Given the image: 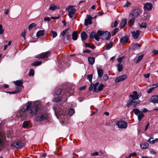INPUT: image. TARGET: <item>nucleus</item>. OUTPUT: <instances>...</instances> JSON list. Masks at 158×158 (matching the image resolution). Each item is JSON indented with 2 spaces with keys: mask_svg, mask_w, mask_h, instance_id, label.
Here are the masks:
<instances>
[{
  "mask_svg": "<svg viewBox=\"0 0 158 158\" xmlns=\"http://www.w3.org/2000/svg\"><path fill=\"white\" fill-rule=\"evenodd\" d=\"M139 24L141 28H146L147 27V24L145 23H142L140 25L139 23Z\"/></svg>",
  "mask_w": 158,
  "mask_h": 158,
  "instance_id": "obj_42",
  "label": "nucleus"
},
{
  "mask_svg": "<svg viewBox=\"0 0 158 158\" xmlns=\"http://www.w3.org/2000/svg\"><path fill=\"white\" fill-rule=\"evenodd\" d=\"M81 40L82 41L86 40L88 36L87 34L85 31H83L81 34Z\"/></svg>",
  "mask_w": 158,
  "mask_h": 158,
  "instance_id": "obj_26",
  "label": "nucleus"
},
{
  "mask_svg": "<svg viewBox=\"0 0 158 158\" xmlns=\"http://www.w3.org/2000/svg\"><path fill=\"white\" fill-rule=\"evenodd\" d=\"M140 102V101L138 99H132L131 101L129 102L128 104L127 105V107H129L130 106H133L134 107H135L136 105L139 104Z\"/></svg>",
  "mask_w": 158,
  "mask_h": 158,
  "instance_id": "obj_6",
  "label": "nucleus"
},
{
  "mask_svg": "<svg viewBox=\"0 0 158 158\" xmlns=\"http://www.w3.org/2000/svg\"><path fill=\"white\" fill-rule=\"evenodd\" d=\"M44 21H50L51 19L49 17H45V18H44Z\"/></svg>",
  "mask_w": 158,
  "mask_h": 158,
  "instance_id": "obj_59",
  "label": "nucleus"
},
{
  "mask_svg": "<svg viewBox=\"0 0 158 158\" xmlns=\"http://www.w3.org/2000/svg\"><path fill=\"white\" fill-rule=\"evenodd\" d=\"M152 53L155 55L158 54V50H156L155 49H153L152 51Z\"/></svg>",
  "mask_w": 158,
  "mask_h": 158,
  "instance_id": "obj_56",
  "label": "nucleus"
},
{
  "mask_svg": "<svg viewBox=\"0 0 158 158\" xmlns=\"http://www.w3.org/2000/svg\"><path fill=\"white\" fill-rule=\"evenodd\" d=\"M155 89V87H154L153 86H152V87L150 88L147 91V92L148 94H150L151 93L152 90Z\"/></svg>",
  "mask_w": 158,
  "mask_h": 158,
  "instance_id": "obj_53",
  "label": "nucleus"
},
{
  "mask_svg": "<svg viewBox=\"0 0 158 158\" xmlns=\"http://www.w3.org/2000/svg\"><path fill=\"white\" fill-rule=\"evenodd\" d=\"M23 143L21 141H18L13 143L11 145V146H14L17 148H20L24 146Z\"/></svg>",
  "mask_w": 158,
  "mask_h": 158,
  "instance_id": "obj_10",
  "label": "nucleus"
},
{
  "mask_svg": "<svg viewBox=\"0 0 158 158\" xmlns=\"http://www.w3.org/2000/svg\"><path fill=\"white\" fill-rule=\"evenodd\" d=\"M144 116V115L141 112L139 113L138 115V119L139 121L141 120L142 118Z\"/></svg>",
  "mask_w": 158,
  "mask_h": 158,
  "instance_id": "obj_41",
  "label": "nucleus"
},
{
  "mask_svg": "<svg viewBox=\"0 0 158 158\" xmlns=\"http://www.w3.org/2000/svg\"><path fill=\"white\" fill-rule=\"evenodd\" d=\"M131 33L133 37L135 39H136L139 36V30H137L136 31H132L131 32Z\"/></svg>",
  "mask_w": 158,
  "mask_h": 158,
  "instance_id": "obj_20",
  "label": "nucleus"
},
{
  "mask_svg": "<svg viewBox=\"0 0 158 158\" xmlns=\"http://www.w3.org/2000/svg\"><path fill=\"white\" fill-rule=\"evenodd\" d=\"M148 111V110L145 108L142 109L141 110V112L142 113V112H146Z\"/></svg>",
  "mask_w": 158,
  "mask_h": 158,
  "instance_id": "obj_58",
  "label": "nucleus"
},
{
  "mask_svg": "<svg viewBox=\"0 0 158 158\" xmlns=\"http://www.w3.org/2000/svg\"><path fill=\"white\" fill-rule=\"evenodd\" d=\"M34 74V71L33 69H30V72L29 73V76H33Z\"/></svg>",
  "mask_w": 158,
  "mask_h": 158,
  "instance_id": "obj_45",
  "label": "nucleus"
},
{
  "mask_svg": "<svg viewBox=\"0 0 158 158\" xmlns=\"http://www.w3.org/2000/svg\"><path fill=\"white\" fill-rule=\"evenodd\" d=\"M59 107H56L55 108L54 107L53 109L55 111L56 110L59 114V116H58V118L59 119H61V121L63 123H64L67 120V116L64 115V114L62 113L63 111L61 110V108L60 107V108H59Z\"/></svg>",
  "mask_w": 158,
  "mask_h": 158,
  "instance_id": "obj_3",
  "label": "nucleus"
},
{
  "mask_svg": "<svg viewBox=\"0 0 158 158\" xmlns=\"http://www.w3.org/2000/svg\"><path fill=\"white\" fill-rule=\"evenodd\" d=\"M74 92L73 89H72L69 90V91L67 93H66L65 96L59 97L54 98L53 99V101L56 102H58L60 104H62L63 103L65 102L67 100V97L72 95Z\"/></svg>",
  "mask_w": 158,
  "mask_h": 158,
  "instance_id": "obj_2",
  "label": "nucleus"
},
{
  "mask_svg": "<svg viewBox=\"0 0 158 158\" xmlns=\"http://www.w3.org/2000/svg\"><path fill=\"white\" fill-rule=\"evenodd\" d=\"M45 33V31L44 30H40L38 31L36 33V36L40 37L43 35Z\"/></svg>",
  "mask_w": 158,
  "mask_h": 158,
  "instance_id": "obj_31",
  "label": "nucleus"
},
{
  "mask_svg": "<svg viewBox=\"0 0 158 158\" xmlns=\"http://www.w3.org/2000/svg\"><path fill=\"white\" fill-rule=\"evenodd\" d=\"M109 77L107 74H104L102 77V79H101V81H106L108 79Z\"/></svg>",
  "mask_w": 158,
  "mask_h": 158,
  "instance_id": "obj_40",
  "label": "nucleus"
},
{
  "mask_svg": "<svg viewBox=\"0 0 158 158\" xmlns=\"http://www.w3.org/2000/svg\"><path fill=\"white\" fill-rule=\"evenodd\" d=\"M148 144L147 143H143L140 144L141 148L143 149L147 148L148 147Z\"/></svg>",
  "mask_w": 158,
  "mask_h": 158,
  "instance_id": "obj_30",
  "label": "nucleus"
},
{
  "mask_svg": "<svg viewBox=\"0 0 158 158\" xmlns=\"http://www.w3.org/2000/svg\"><path fill=\"white\" fill-rule=\"evenodd\" d=\"M50 54V52L49 51H47L46 52L42 53L41 54L36 56H35V57L36 58L38 59L44 58L49 56Z\"/></svg>",
  "mask_w": 158,
  "mask_h": 158,
  "instance_id": "obj_8",
  "label": "nucleus"
},
{
  "mask_svg": "<svg viewBox=\"0 0 158 158\" xmlns=\"http://www.w3.org/2000/svg\"><path fill=\"white\" fill-rule=\"evenodd\" d=\"M99 83L97 82L94 84H92L94 87L93 92H96L97 91V87L99 85Z\"/></svg>",
  "mask_w": 158,
  "mask_h": 158,
  "instance_id": "obj_36",
  "label": "nucleus"
},
{
  "mask_svg": "<svg viewBox=\"0 0 158 158\" xmlns=\"http://www.w3.org/2000/svg\"><path fill=\"white\" fill-rule=\"evenodd\" d=\"M72 89H74L73 87L71 89L69 88V87L68 89H64L61 90V89L59 88H57L55 89V92L56 95H59L60 94L62 95L63 96H65L66 93H67L69 91V90Z\"/></svg>",
  "mask_w": 158,
  "mask_h": 158,
  "instance_id": "obj_4",
  "label": "nucleus"
},
{
  "mask_svg": "<svg viewBox=\"0 0 158 158\" xmlns=\"http://www.w3.org/2000/svg\"><path fill=\"white\" fill-rule=\"evenodd\" d=\"M72 6H69L66 9L69 11L68 15L70 18H72L76 11L75 9L73 8Z\"/></svg>",
  "mask_w": 158,
  "mask_h": 158,
  "instance_id": "obj_7",
  "label": "nucleus"
},
{
  "mask_svg": "<svg viewBox=\"0 0 158 158\" xmlns=\"http://www.w3.org/2000/svg\"><path fill=\"white\" fill-rule=\"evenodd\" d=\"M131 47L133 50H139L140 49V45L137 43H133L131 44Z\"/></svg>",
  "mask_w": 158,
  "mask_h": 158,
  "instance_id": "obj_18",
  "label": "nucleus"
},
{
  "mask_svg": "<svg viewBox=\"0 0 158 158\" xmlns=\"http://www.w3.org/2000/svg\"><path fill=\"white\" fill-rule=\"evenodd\" d=\"M36 26V24L34 23H32L28 27L29 31H30L32 28L35 27Z\"/></svg>",
  "mask_w": 158,
  "mask_h": 158,
  "instance_id": "obj_43",
  "label": "nucleus"
},
{
  "mask_svg": "<svg viewBox=\"0 0 158 158\" xmlns=\"http://www.w3.org/2000/svg\"><path fill=\"white\" fill-rule=\"evenodd\" d=\"M111 36L110 33L107 32H105L103 37L102 38L103 40H109Z\"/></svg>",
  "mask_w": 158,
  "mask_h": 158,
  "instance_id": "obj_17",
  "label": "nucleus"
},
{
  "mask_svg": "<svg viewBox=\"0 0 158 158\" xmlns=\"http://www.w3.org/2000/svg\"><path fill=\"white\" fill-rule=\"evenodd\" d=\"M144 19L145 20H148L151 16V15L148 13H145L144 14Z\"/></svg>",
  "mask_w": 158,
  "mask_h": 158,
  "instance_id": "obj_32",
  "label": "nucleus"
},
{
  "mask_svg": "<svg viewBox=\"0 0 158 158\" xmlns=\"http://www.w3.org/2000/svg\"><path fill=\"white\" fill-rule=\"evenodd\" d=\"M130 4V3L128 1H127L125 4V6L128 7L129 6V5Z\"/></svg>",
  "mask_w": 158,
  "mask_h": 158,
  "instance_id": "obj_64",
  "label": "nucleus"
},
{
  "mask_svg": "<svg viewBox=\"0 0 158 158\" xmlns=\"http://www.w3.org/2000/svg\"><path fill=\"white\" fill-rule=\"evenodd\" d=\"M75 113L74 110L72 108L69 110V113L70 115H72Z\"/></svg>",
  "mask_w": 158,
  "mask_h": 158,
  "instance_id": "obj_47",
  "label": "nucleus"
},
{
  "mask_svg": "<svg viewBox=\"0 0 158 158\" xmlns=\"http://www.w3.org/2000/svg\"><path fill=\"white\" fill-rule=\"evenodd\" d=\"M143 55L139 56L138 57L137 60L135 61L136 64L138 63L143 58Z\"/></svg>",
  "mask_w": 158,
  "mask_h": 158,
  "instance_id": "obj_44",
  "label": "nucleus"
},
{
  "mask_svg": "<svg viewBox=\"0 0 158 158\" xmlns=\"http://www.w3.org/2000/svg\"><path fill=\"white\" fill-rule=\"evenodd\" d=\"M16 90L15 91H12V92H7V93L10 94H14L18 93L20 92L22 90L21 88V87H17L16 88Z\"/></svg>",
  "mask_w": 158,
  "mask_h": 158,
  "instance_id": "obj_21",
  "label": "nucleus"
},
{
  "mask_svg": "<svg viewBox=\"0 0 158 158\" xmlns=\"http://www.w3.org/2000/svg\"><path fill=\"white\" fill-rule=\"evenodd\" d=\"M116 124L120 129H125L127 127V123L123 120L117 121L116 122Z\"/></svg>",
  "mask_w": 158,
  "mask_h": 158,
  "instance_id": "obj_5",
  "label": "nucleus"
},
{
  "mask_svg": "<svg viewBox=\"0 0 158 158\" xmlns=\"http://www.w3.org/2000/svg\"><path fill=\"white\" fill-rule=\"evenodd\" d=\"M141 95V94L138 95V93L136 91H134L132 92V94L130 95V97L132 98V99H138L140 98Z\"/></svg>",
  "mask_w": 158,
  "mask_h": 158,
  "instance_id": "obj_13",
  "label": "nucleus"
},
{
  "mask_svg": "<svg viewBox=\"0 0 158 158\" xmlns=\"http://www.w3.org/2000/svg\"><path fill=\"white\" fill-rule=\"evenodd\" d=\"M98 77H99L101 78L102 77L103 74V71L102 69H99L98 67H97Z\"/></svg>",
  "mask_w": 158,
  "mask_h": 158,
  "instance_id": "obj_22",
  "label": "nucleus"
},
{
  "mask_svg": "<svg viewBox=\"0 0 158 158\" xmlns=\"http://www.w3.org/2000/svg\"><path fill=\"white\" fill-rule=\"evenodd\" d=\"M69 28H68L67 29L63 30L62 32L61 33V35L62 36H64L66 32H67V31L68 30Z\"/></svg>",
  "mask_w": 158,
  "mask_h": 158,
  "instance_id": "obj_54",
  "label": "nucleus"
},
{
  "mask_svg": "<svg viewBox=\"0 0 158 158\" xmlns=\"http://www.w3.org/2000/svg\"><path fill=\"white\" fill-rule=\"evenodd\" d=\"M113 46V43L112 42H110L109 44L107 45L106 50H108L111 48Z\"/></svg>",
  "mask_w": 158,
  "mask_h": 158,
  "instance_id": "obj_38",
  "label": "nucleus"
},
{
  "mask_svg": "<svg viewBox=\"0 0 158 158\" xmlns=\"http://www.w3.org/2000/svg\"><path fill=\"white\" fill-rule=\"evenodd\" d=\"M48 118V115L47 114L41 115L37 117L36 118V121H41L44 120Z\"/></svg>",
  "mask_w": 158,
  "mask_h": 158,
  "instance_id": "obj_15",
  "label": "nucleus"
},
{
  "mask_svg": "<svg viewBox=\"0 0 158 158\" xmlns=\"http://www.w3.org/2000/svg\"><path fill=\"white\" fill-rule=\"evenodd\" d=\"M87 77L89 81H90L92 80L93 76L91 74L87 76Z\"/></svg>",
  "mask_w": 158,
  "mask_h": 158,
  "instance_id": "obj_55",
  "label": "nucleus"
},
{
  "mask_svg": "<svg viewBox=\"0 0 158 158\" xmlns=\"http://www.w3.org/2000/svg\"><path fill=\"white\" fill-rule=\"evenodd\" d=\"M39 106L36 104L32 105L31 102L26 103L22 109L21 112L19 115L22 118L25 117L24 113L28 110V114L30 117H31L36 115L39 111Z\"/></svg>",
  "mask_w": 158,
  "mask_h": 158,
  "instance_id": "obj_1",
  "label": "nucleus"
},
{
  "mask_svg": "<svg viewBox=\"0 0 158 158\" xmlns=\"http://www.w3.org/2000/svg\"><path fill=\"white\" fill-rule=\"evenodd\" d=\"M128 37L126 36H124L120 40V42L121 43H124L127 42L128 40Z\"/></svg>",
  "mask_w": 158,
  "mask_h": 158,
  "instance_id": "obj_27",
  "label": "nucleus"
},
{
  "mask_svg": "<svg viewBox=\"0 0 158 158\" xmlns=\"http://www.w3.org/2000/svg\"><path fill=\"white\" fill-rule=\"evenodd\" d=\"M118 22L117 21H115L114 22V24L113 26V27H115L117 25Z\"/></svg>",
  "mask_w": 158,
  "mask_h": 158,
  "instance_id": "obj_60",
  "label": "nucleus"
},
{
  "mask_svg": "<svg viewBox=\"0 0 158 158\" xmlns=\"http://www.w3.org/2000/svg\"><path fill=\"white\" fill-rule=\"evenodd\" d=\"M26 34V32L24 31V32L22 33L21 34V36L22 37H24V39H25V35Z\"/></svg>",
  "mask_w": 158,
  "mask_h": 158,
  "instance_id": "obj_61",
  "label": "nucleus"
},
{
  "mask_svg": "<svg viewBox=\"0 0 158 158\" xmlns=\"http://www.w3.org/2000/svg\"><path fill=\"white\" fill-rule=\"evenodd\" d=\"M139 13L140 11L139 10L134 9L131 11L130 15L135 19L139 16Z\"/></svg>",
  "mask_w": 158,
  "mask_h": 158,
  "instance_id": "obj_11",
  "label": "nucleus"
},
{
  "mask_svg": "<svg viewBox=\"0 0 158 158\" xmlns=\"http://www.w3.org/2000/svg\"><path fill=\"white\" fill-rule=\"evenodd\" d=\"M94 38L97 41H99V40L100 38L98 36V35H97V34H96L95 32L94 31H92L90 34L89 39H92Z\"/></svg>",
  "mask_w": 158,
  "mask_h": 158,
  "instance_id": "obj_16",
  "label": "nucleus"
},
{
  "mask_svg": "<svg viewBox=\"0 0 158 158\" xmlns=\"http://www.w3.org/2000/svg\"><path fill=\"white\" fill-rule=\"evenodd\" d=\"M65 38L67 40V42H66V43H67L69 41V40L70 38V35L69 34H67L66 35Z\"/></svg>",
  "mask_w": 158,
  "mask_h": 158,
  "instance_id": "obj_52",
  "label": "nucleus"
},
{
  "mask_svg": "<svg viewBox=\"0 0 158 158\" xmlns=\"http://www.w3.org/2000/svg\"><path fill=\"white\" fill-rule=\"evenodd\" d=\"M78 32L77 31H74L72 34V39L74 40H76L77 39Z\"/></svg>",
  "mask_w": 158,
  "mask_h": 158,
  "instance_id": "obj_29",
  "label": "nucleus"
},
{
  "mask_svg": "<svg viewBox=\"0 0 158 158\" xmlns=\"http://www.w3.org/2000/svg\"><path fill=\"white\" fill-rule=\"evenodd\" d=\"M104 33L105 32L99 30L97 31V35L98 37L99 36L103 37Z\"/></svg>",
  "mask_w": 158,
  "mask_h": 158,
  "instance_id": "obj_35",
  "label": "nucleus"
},
{
  "mask_svg": "<svg viewBox=\"0 0 158 158\" xmlns=\"http://www.w3.org/2000/svg\"><path fill=\"white\" fill-rule=\"evenodd\" d=\"M56 9V6L55 5L53 4H52L50 5V7L49 8V9L50 10H55Z\"/></svg>",
  "mask_w": 158,
  "mask_h": 158,
  "instance_id": "obj_37",
  "label": "nucleus"
},
{
  "mask_svg": "<svg viewBox=\"0 0 158 158\" xmlns=\"http://www.w3.org/2000/svg\"><path fill=\"white\" fill-rule=\"evenodd\" d=\"M133 111L136 115L140 113V110L137 108L134 109L133 110Z\"/></svg>",
  "mask_w": 158,
  "mask_h": 158,
  "instance_id": "obj_46",
  "label": "nucleus"
},
{
  "mask_svg": "<svg viewBox=\"0 0 158 158\" xmlns=\"http://www.w3.org/2000/svg\"><path fill=\"white\" fill-rule=\"evenodd\" d=\"M28 123L27 122H24L23 125V127L24 128L27 127L28 126Z\"/></svg>",
  "mask_w": 158,
  "mask_h": 158,
  "instance_id": "obj_50",
  "label": "nucleus"
},
{
  "mask_svg": "<svg viewBox=\"0 0 158 158\" xmlns=\"http://www.w3.org/2000/svg\"><path fill=\"white\" fill-rule=\"evenodd\" d=\"M41 63H42L41 61H36V62H34V63H33L32 64V65L33 66H37L40 65L41 64Z\"/></svg>",
  "mask_w": 158,
  "mask_h": 158,
  "instance_id": "obj_39",
  "label": "nucleus"
},
{
  "mask_svg": "<svg viewBox=\"0 0 158 158\" xmlns=\"http://www.w3.org/2000/svg\"><path fill=\"white\" fill-rule=\"evenodd\" d=\"M135 19L134 18L132 17L131 19H129L128 22V24L130 26H132L134 24Z\"/></svg>",
  "mask_w": 158,
  "mask_h": 158,
  "instance_id": "obj_28",
  "label": "nucleus"
},
{
  "mask_svg": "<svg viewBox=\"0 0 158 158\" xmlns=\"http://www.w3.org/2000/svg\"><path fill=\"white\" fill-rule=\"evenodd\" d=\"M151 100L153 103H158V95H154L152 96Z\"/></svg>",
  "mask_w": 158,
  "mask_h": 158,
  "instance_id": "obj_23",
  "label": "nucleus"
},
{
  "mask_svg": "<svg viewBox=\"0 0 158 158\" xmlns=\"http://www.w3.org/2000/svg\"><path fill=\"white\" fill-rule=\"evenodd\" d=\"M127 78V75L126 74L123 75L119 77L116 78L115 82V83H118L119 82L123 81L125 80Z\"/></svg>",
  "mask_w": 158,
  "mask_h": 158,
  "instance_id": "obj_14",
  "label": "nucleus"
},
{
  "mask_svg": "<svg viewBox=\"0 0 158 158\" xmlns=\"http://www.w3.org/2000/svg\"><path fill=\"white\" fill-rule=\"evenodd\" d=\"M51 33L52 34L51 35L53 38L56 37L57 35V32L54 31H52L51 32Z\"/></svg>",
  "mask_w": 158,
  "mask_h": 158,
  "instance_id": "obj_48",
  "label": "nucleus"
},
{
  "mask_svg": "<svg viewBox=\"0 0 158 158\" xmlns=\"http://www.w3.org/2000/svg\"><path fill=\"white\" fill-rule=\"evenodd\" d=\"M92 23V20L88 19H87L85 20L84 24L85 26H87L89 24H91Z\"/></svg>",
  "mask_w": 158,
  "mask_h": 158,
  "instance_id": "obj_33",
  "label": "nucleus"
},
{
  "mask_svg": "<svg viewBox=\"0 0 158 158\" xmlns=\"http://www.w3.org/2000/svg\"><path fill=\"white\" fill-rule=\"evenodd\" d=\"M152 4L150 3L147 2L144 4L143 9L144 10L150 11L152 9Z\"/></svg>",
  "mask_w": 158,
  "mask_h": 158,
  "instance_id": "obj_12",
  "label": "nucleus"
},
{
  "mask_svg": "<svg viewBox=\"0 0 158 158\" xmlns=\"http://www.w3.org/2000/svg\"><path fill=\"white\" fill-rule=\"evenodd\" d=\"M6 140V137L3 133H0V147H3L4 144Z\"/></svg>",
  "mask_w": 158,
  "mask_h": 158,
  "instance_id": "obj_9",
  "label": "nucleus"
},
{
  "mask_svg": "<svg viewBox=\"0 0 158 158\" xmlns=\"http://www.w3.org/2000/svg\"><path fill=\"white\" fill-rule=\"evenodd\" d=\"M88 61L89 64L93 65L95 62V58L92 57H88Z\"/></svg>",
  "mask_w": 158,
  "mask_h": 158,
  "instance_id": "obj_25",
  "label": "nucleus"
},
{
  "mask_svg": "<svg viewBox=\"0 0 158 158\" xmlns=\"http://www.w3.org/2000/svg\"><path fill=\"white\" fill-rule=\"evenodd\" d=\"M136 156V154L135 152H133L131 153L129 155V157L131 158L132 156Z\"/></svg>",
  "mask_w": 158,
  "mask_h": 158,
  "instance_id": "obj_57",
  "label": "nucleus"
},
{
  "mask_svg": "<svg viewBox=\"0 0 158 158\" xmlns=\"http://www.w3.org/2000/svg\"><path fill=\"white\" fill-rule=\"evenodd\" d=\"M92 155L94 156H98V153L97 152H94L92 154Z\"/></svg>",
  "mask_w": 158,
  "mask_h": 158,
  "instance_id": "obj_63",
  "label": "nucleus"
},
{
  "mask_svg": "<svg viewBox=\"0 0 158 158\" xmlns=\"http://www.w3.org/2000/svg\"><path fill=\"white\" fill-rule=\"evenodd\" d=\"M127 23V21L126 19H123L121 20L120 24L119 27L120 28L123 27Z\"/></svg>",
  "mask_w": 158,
  "mask_h": 158,
  "instance_id": "obj_19",
  "label": "nucleus"
},
{
  "mask_svg": "<svg viewBox=\"0 0 158 158\" xmlns=\"http://www.w3.org/2000/svg\"><path fill=\"white\" fill-rule=\"evenodd\" d=\"M118 30V29L117 28H115L114 29V35H115L116 34Z\"/></svg>",
  "mask_w": 158,
  "mask_h": 158,
  "instance_id": "obj_62",
  "label": "nucleus"
},
{
  "mask_svg": "<svg viewBox=\"0 0 158 158\" xmlns=\"http://www.w3.org/2000/svg\"><path fill=\"white\" fill-rule=\"evenodd\" d=\"M104 86V85L103 84H100L99 86L98 87V90L99 91H101L102 90Z\"/></svg>",
  "mask_w": 158,
  "mask_h": 158,
  "instance_id": "obj_49",
  "label": "nucleus"
},
{
  "mask_svg": "<svg viewBox=\"0 0 158 158\" xmlns=\"http://www.w3.org/2000/svg\"><path fill=\"white\" fill-rule=\"evenodd\" d=\"M117 68L119 72L122 71L123 69V66L122 65L119 64L117 65Z\"/></svg>",
  "mask_w": 158,
  "mask_h": 158,
  "instance_id": "obj_34",
  "label": "nucleus"
},
{
  "mask_svg": "<svg viewBox=\"0 0 158 158\" xmlns=\"http://www.w3.org/2000/svg\"><path fill=\"white\" fill-rule=\"evenodd\" d=\"M124 58V56H123L122 57H119L118 58L117 60L118 62L120 64L121 63L122 60Z\"/></svg>",
  "mask_w": 158,
  "mask_h": 158,
  "instance_id": "obj_51",
  "label": "nucleus"
},
{
  "mask_svg": "<svg viewBox=\"0 0 158 158\" xmlns=\"http://www.w3.org/2000/svg\"><path fill=\"white\" fill-rule=\"evenodd\" d=\"M14 82L15 85L18 86L17 87H20L23 83V81L21 80L14 81Z\"/></svg>",
  "mask_w": 158,
  "mask_h": 158,
  "instance_id": "obj_24",
  "label": "nucleus"
}]
</instances>
